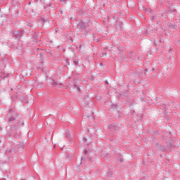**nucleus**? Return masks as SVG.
<instances>
[{"instance_id":"nucleus-1","label":"nucleus","mask_w":180,"mask_h":180,"mask_svg":"<svg viewBox=\"0 0 180 180\" xmlns=\"http://www.w3.org/2000/svg\"><path fill=\"white\" fill-rule=\"evenodd\" d=\"M151 33H154V28L153 27H148L146 28V34H151Z\"/></svg>"},{"instance_id":"nucleus-2","label":"nucleus","mask_w":180,"mask_h":180,"mask_svg":"<svg viewBox=\"0 0 180 180\" xmlns=\"http://www.w3.org/2000/svg\"><path fill=\"white\" fill-rule=\"evenodd\" d=\"M15 37H20V36H22V32H19V31H16L15 33H14Z\"/></svg>"},{"instance_id":"nucleus-3","label":"nucleus","mask_w":180,"mask_h":180,"mask_svg":"<svg viewBox=\"0 0 180 180\" xmlns=\"http://www.w3.org/2000/svg\"><path fill=\"white\" fill-rule=\"evenodd\" d=\"M79 27H80V29H85V22H80L79 25Z\"/></svg>"},{"instance_id":"nucleus-4","label":"nucleus","mask_w":180,"mask_h":180,"mask_svg":"<svg viewBox=\"0 0 180 180\" xmlns=\"http://www.w3.org/2000/svg\"><path fill=\"white\" fill-rule=\"evenodd\" d=\"M73 86H74V89H76V91H77V92H79L80 89L78 85L74 84Z\"/></svg>"},{"instance_id":"nucleus-5","label":"nucleus","mask_w":180,"mask_h":180,"mask_svg":"<svg viewBox=\"0 0 180 180\" xmlns=\"http://www.w3.org/2000/svg\"><path fill=\"white\" fill-rule=\"evenodd\" d=\"M50 84L51 85H57V82H56V81L51 79L50 80Z\"/></svg>"},{"instance_id":"nucleus-6","label":"nucleus","mask_w":180,"mask_h":180,"mask_svg":"<svg viewBox=\"0 0 180 180\" xmlns=\"http://www.w3.org/2000/svg\"><path fill=\"white\" fill-rule=\"evenodd\" d=\"M10 123H12V122H15V119L13 117H10L8 119Z\"/></svg>"},{"instance_id":"nucleus-7","label":"nucleus","mask_w":180,"mask_h":180,"mask_svg":"<svg viewBox=\"0 0 180 180\" xmlns=\"http://www.w3.org/2000/svg\"><path fill=\"white\" fill-rule=\"evenodd\" d=\"M169 27H170V29H176V25H170Z\"/></svg>"},{"instance_id":"nucleus-8","label":"nucleus","mask_w":180,"mask_h":180,"mask_svg":"<svg viewBox=\"0 0 180 180\" xmlns=\"http://www.w3.org/2000/svg\"><path fill=\"white\" fill-rule=\"evenodd\" d=\"M66 136L70 139L71 137V135L70 134V132H66Z\"/></svg>"},{"instance_id":"nucleus-9","label":"nucleus","mask_w":180,"mask_h":180,"mask_svg":"<svg viewBox=\"0 0 180 180\" xmlns=\"http://www.w3.org/2000/svg\"><path fill=\"white\" fill-rule=\"evenodd\" d=\"M14 137L15 138V139H19V137H20L19 135H16V134H15L14 135Z\"/></svg>"},{"instance_id":"nucleus-10","label":"nucleus","mask_w":180,"mask_h":180,"mask_svg":"<svg viewBox=\"0 0 180 180\" xmlns=\"http://www.w3.org/2000/svg\"><path fill=\"white\" fill-rule=\"evenodd\" d=\"M160 27H157V30H160ZM160 30H161L160 32H162V28H160Z\"/></svg>"},{"instance_id":"nucleus-11","label":"nucleus","mask_w":180,"mask_h":180,"mask_svg":"<svg viewBox=\"0 0 180 180\" xmlns=\"http://www.w3.org/2000/svg\"><path fill=\"white\" fill-rule=\"evenodd\" d=\"M74 63H75V65H77V64H78V61L77 60H75Z\"/></svg>"},{"instance_id":"nucleus-12","label":"nucleus","mask_w":180,"mask_h":180,"mask_svg":"<svg viewBox=\"0 0 180 180\" xmlns=\"http://www.w3.org/2000/svg\"><path fill=\"white\" fill-rule=\"evenodd\" d=\"M83 141H84V143H86V138H83Z\"/></svg>"},{"instance_id":"nucleus-13","label":"nucleus","mask_w":180,"mask_h":180,"mask_svg":"<svg viewBox=\"0 0 180 180\" xmlns=\"http://www.w3.org/2000/svg\"><path fill=\"white\" fill-rule=\"evenodd\" d=\"M88 153V151H86V150H84V154H86Z\"/></svg>"},{"instance_id":"nucleus-14","label":"nucleus","mask_w":180,"mask_h":180,"mask_svg":"<svg viewBox=\"0 0 180 180\" xmlns=\"http://www.w3.org/2000/svg\"><path fill=\"white\" fill-rule=\"evenodd\" d=\"M120 161H121V162H123V159H121Z\"/></svg>"},{"instance_id":"nucleus-15","label":"nucleus","mask_w":180,"mask_h":180,"mask_svg":"<svg viewBox=\"0 0 180 180\" xmlns=\"http://www.w3.org/2000/svg\"><path fill=\"white\" fill-rule=\"evenodd\" d=\"M105 82H106V84H108V81H106Z\"/></svg>"},{"instance_id":"nucleus-16","label":"nucleus","mask_w":180,"mask_h":180,"mask_svg":"<svg viewBox=\"0 0 180 180\" xmlns=\"http://www.w3.org/2000/svg\"><path fill=\"white\" fill-rule=\"evenodd\" d=\"M178 43L179 44V43H180V41H179Z\"/></svg>"},{"instance_id":"nucleus-17","label":"nucleus","mask_w":180,"mask_h":180,"mask_svg":"<svg viewBox=\"0 0 180 180\" xmlns=\"http://www.w3.org/2000/svg\"><path fill=\"white\" fill-rule=\"evenodd\" d=\"M157 25H158V22L157 23Z\"/></svg>"}]
</instances>
